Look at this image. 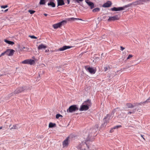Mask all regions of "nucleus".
I'll return each instance as SVG.
<instances>
[{"label": "nucleus", "mask_w": 150, "mask_h": 150, "mask_svg": "<svg viewBox=\"0 0 150 150\" xmlns=\"http://www.w3.org/2000/svg\"><path fill=\"white\" fill-rule=\"evenodd\" d=\"M18 127L16 125H13V127L10 128V129H17Z\"/></svg>", "instance_id": "nucleus-34"}, {"label": "nucleus", "mask_w": 150, "mask_h": 150, "mask_svg": "<svg viewBox=\"0 0 150 150\" xmlns=\"http://www.w3.org/2000/svg\"><path fill=\"white\" fill-rule=\"evenodd\" d=\"M67 21L66 20H63V21H62L60 22V24H61V26L62 25H64V24H65L67 22Z\"/></svg>", "instance_id": "nucleus-27"}, {"label": "nucleus", "mask_w": 150, "mask_h": 150, "mask_svg": "<svg viewBox=\"0 0 150 150\" xmlns=\"http://www.w3.org/2000/svg\"><path fill=\"white\" fill-rule=\"evenodd\" d=\"M88 1V0H85V2L90 7L91 9H92L94 8V3L91 1Z\"/></svg>", "instance_id": "nucleus-12"}, {"label": "nucleus", "mask_w": 150, "mask_h": 150, "mask_svg": "<svg viewBox=\"0 0 150 150\" xmlns=\"http://www.w3.org/2000/svg\"><path fill=\"white\" fill-rule=\"evenodd\" d=\"M2 127H0V129H2Z\"/></svg>", "instance_id": "nucleus-51"}, {"label": "nucleus", "mask_w": 150, "mask_h": 150, "mask_svg": "<svg viewBox=\"0 0 150 150\" xmlns=\"http://www.w3.org/2000/svg\"><path fill=\"white\" fill-rule=\"evenodd\" d=\"M28 12L31 14L34 13L35 12V11L32 10H29Z\"/></svg>", "instance_id": "nucleus-31"}, {"label": "nucleus", "mask_w": 150, "mask_h": 150, "mask_svg": "<svg viewBox=\"0 0 150 150\" xmlns=\"http://www.w3.org/2000/svg\"><path fill=\"white\" fill-rule=\"evenodd\" d=\"M67 4H69L70 3V0H67Z\"/></svg>", "instance_id": "nucleus-45"}, {"label": "nucleus", "mask_w": 150, "mask_h": 150, "mask_svg": "<svg viewBox=\"0 0 150 150\" xmlns=\"http://www.w3.org/2000/svg\"><path fill=\"white\" fill-rule=\"evenodd\" d=\"M4 41L6 43L11 45H13L14 44V42H13L8 40L6 39L4 40Z\"/></svg>", "instance_id": "nucleus-20"}, {"label": "nucleus", "mask_w": 150, "mask_h": 150, "mask_svg": "<svg viewBox=\"0 0 150 150\" xmlns=\"http://www.w3.org/2000/svg\"><path fill=\"white\" fill-rule=\"evenodd\" d=\"M61 26V25L60 22L53 25V27L54 29H57L59 28H60Z\"/></svg>", "instance_id": "nucleus-18"}, {"label": "nucleus", "mask_w": 150, "mask_h": 150, "mask_svg": "<svg viewBox=\"0 0 150 150\" xmlns=\"http://www.w3.org/2000/svg\"><path fill=\"white\" fill-rule=\"evenodd\" d=\"M28 88V87L25 86L18 88L15 90L13 92L11 93L10 94V96H12L14 94H17L21 93L23 91H27Z\"/></svg>", "instance_id": "nucleus-1"}, {"label": "nucleus", "mask_w": 150, "mask_h": 150, "mask_svg": "<svg viewBox=\"0 0 150 150\" xmlns=\"http://www.w3.org/2000/svg\"><path fill=\"white\" fill-rule=\"evenodd\" d=\"M3 75V74H0V77H1V76H2Z\"/></svg>", "instance_id": "nucleus-52"}, {"label": "nucleus", "mask_w": 150, "mask_h": 150, "mask_svg": "<svg viewBox=\"0 0 150 150\" xmlns=\"http://www.w3.org/2000/svg\"><path fill=\"white\" fill-rule=\"evenodd\" d=\"M100 9L99 8H94L92 10V11L93 12L95 13L96 12H98L100 11Z\"/></svg>", "instance_id": "nucleus-24"}, {"label": "nucleus", "mask_w": 150, "mask_h": 150, "mask_svg": "<svg viewBox=\"0 0 150 150\" xmlns=\"http://www.w3.org/2000/svg\"><path fill=\"white\" fill-rule=\"evenodd\" d=\"M150 102V97H149L146 101L144 102V103H147Z\"/></svg>", "instance_id": "nucleus-30"}, {"label": "nucleus", "mask_w": 150, "mask_h": 150, "mask_svg": "<svg viewBox=\"0 0 150 150\" xmlns=\"http://www.w3.org/2000/svg\"><path fill=\"white\" fill-rule=\"evenodd\" d=\"M66 20L69 21H74L75 20H82L81 19L76 18H66Z\"/></svg>", "instance_id": "nucleus-15"}, {"label": "nucleus", "mask_w": 150, "mask_h": 150, "mask_svg": "<svg viewBox=\"0 0 150 150\" xmlns=\"http://www.w3.org/2000/svg\"><path fill=\"white\" fill-rule=\"evenodd\" d=\"M6 51V54L9 56L13 55L15 52V51L13 49H8Z\"/></svg>", "instance_id": "nucleus-9"}, {"label": "nucleus", "mask_w": 150, "mask_h": 150, "mask_svg": "<svg viewBox=\"0 0 150 150\" xmlns=\"http://www.w3.org/2000/svg\"><path fill=\"white\" fill-rule=\"evenodd\" d=\"M85 68L87 71H88L90 73L92 74H95L96 71V70H95L92 67H88L87 66H85Z\"/></svg>", "instance_id": "nucleus-6"}, {"label": "nucleus", "mask_w": 150, "mask_h": 150, "mask_svg": "<svg viewBox=\"0 0 150 150\" xmlns=\"http://www.w3.org/2000/svg\"><path fill=\"white\" fill-rule=\"evenodd\" d=\"M8 9H7L5 10L4 11L5 12H6V11H8Z\"/></svg>", "instance_id": "nucleus-50"}, {"label": "nucleus", "mask_w": 150, "mask_h": 150, "mask_svg": "<svg viewBox=\"0 0 150 150\" xmlns=\"http://www.w3.org/2000/svg\"><path fill=\"white\" fill-rule=\"evenodd\" d=\"M125 48L122 47V46H121L120 47V50L122 51H123L124 49H125Z\"/></svg>", "instance_id": "nucleus-43"}, {"label": "nucleus", "mask_w": 150, "mask_h": 150, "mask_svg": "<svg viewBox=\"0 0 150 150\" xmlns=\"http://www.w3.org/2000/svg\"><path fill=\"white\" fill-rule=\"evenodd\" d=\"M73 47L71 46H66L64 45L62 47L60 48L58 50H55L53 51V52H56L59 51H63L67 49L71 48L72 47Z\"/></svg>", "instance_id": "nucleus-4"}, {"label": "nucleus", "mask_w": 150, "mask_h": 150, "mask_svg": "<svg viewBox=\"0 0 150 150\" xmlns=\"http://www.w3.org/2000/svg\"><path fill=\"white\" fill-rule=\"evenodd\" d=\"M47 5L49 6H50L52 7H54L55 6V4L52 1H51L50 3H48Z\"/></svg>", "instance_id": "nucleus-22"}, {"label": "nucleus", "mask_w": 150, "mask_h": 150, "mask_svg": "<svg viewBox=\"0 0 150 150\" xmlns=\"http://www.w3.org/2000/svg\"><path fill=\"white\" fill-rule=\"evenodd\" d=\"M113 129H112V128L110 130V131L111 132H112L113 131Z\"/></svg>", "instance_id": "nucleus-46"}, {"label": "nucleus", "mask_w": 150, "mask_h": 150, "mask_svg": "<svg viewBox=\"0 0 150 150\" xmlns=\"http://www.w3.org/2000/svg\"><path fill=\"white\" fill-rule=\"evenodd\" d=\"M132 4H128L127 5H126L123 7H122L123 8V10L125 8L130 7L132 5Z\"/></svg>", "instance_id": "nucleus-25"}, {"label": "nucleus", "mask_w": 150, "mask_h": 150, "mask_svg": "<svg viewBox=\"0 0 150 150\" xmlns=\"http://www.w3.org/2000/svg\"><path fill=\"white\" fill-rule=\"evenodd\" d=\"M47 47V46L45 45L41 44L38 46V50H42L43 49H45Z\"/></svg>", "instance_id": "nucleus-13"}, {"label": "nucleus", "mask_w": 150, "mask_h": 150, "mask_svg": "<svg viewBox=\"0 0 150 150\" xmlns=\"http://www.w3.org/2000/svg\"><path fill=\"white\" fill-rule=\"evenodd\" d=\"M79 110L77 105H74L70 106L67 109V111L68 112L72 113Z\"/></svg>", "instance_id": "nucleus-2"}, {"label": "nucleus", "mask_w": 150, "mask_h": 150, "mask_svg": "<svg viewBox=\"0 0 150 150\" xmlns=\"http://www.w3.org/2000/svg\"><path fill=\"white\" fill-rule=\"evenodd\" d=\"M62 117V115H60L59 114H57L56 116V118L57 119H58L59 118V117Z\"/></svg>", "instance_id": "nucleus-33"}, {"label": "nucleus", "mask_w": 150, "mask_h": 150, "mask_svg": "<svg viewBox=\"0 0 150 150\" xmlns=\"http://www.w3.org/2000/svg\"><path fill=\"white\" fill-rule=\"evenodd\" d=\"M115 109L112 110L110 113L109 114L111 116H112V117H113L114 116V114L115 112Z\"/></svg>", "instance_id": "nucleus-26"}, {"label": "nucleus", "mask_w": 150, "mask_h": 150, "mask_svg": "<svg viewBox=\"0 0 150 150\" xmlns=\"http://www.w3.org/2000/svg\"><path fill=\"white\" fill-rule=\"evenodd\" d=\"M44 16H47L48 14H46V13H44Z\"/></svg>", "instance_id": "nucleus-49"}, {"label": "nucleus", "mask_w": 150, "mask_h": 150, "mask_svg": "<svg viewBox=\"0 0 150 150\" xmlns=\"http://www.w3.org/2000/svg\"><path fill=\"white\" fill-rule=\"evenodd\" d=\"M22 63L24 64H29L32 65L35 63V61L33 59H27L22 61Z\"/></svg>", "instance_id": "nucleus-5"}, {"label": "nucleus", "mask_w": 150, "mask_h": 150, "mask_svg": "<svg viewBox=\"0 0 150 150\" xmlns=\"http://www.w3.org/2000/svg\"><path fill=\"white\" fill-rule=\"evenodd\" d=\"M83 103L86 105L88 106V107L91 105V100L89 99H88L87 100L84 101Z\"/></svg>", "instance_id": "nucleus-14"}, {"label": "nucleus", "mask_w": 150, "mask_h": 150, "mask_svg": "<svg viewBox=\"0 0 150 150\" xmlns=\"http://www.w3.org/2000/svg\"><path fill=\"white\" fill-rule=\"evenodd\" d=\"M2 56H1V54L0 55V57H1Z\"/></svg>", "instance_id": "nucleus-53"}, {"label": "nucleus", "mask_w": 150, "mask_h": 150, "mask_svg": "<svg viewBox=\"0 0 150 150\" xmlns=\"http://www.w3.org/2000/svg\"><path fill=\"white\" fill-rule=\"evenodd\" d=\"M23 49H25V51H28L29 50V48L28 47H23V48H22L21 50H23Z\"/></svg>", "instance_id": "nucleus-38"}, {"label": "nucleus", "mask_w": 150, "mask_h": 150, "mask_svg": "<svg viewBox=\"0 0 150 150\" xmlns=\"http://www.w3.org/2000/svg\"><path fill=\"white\" fill-rule=\"evenodd\" d=\"M136 109L132 110L131 111H129L128 112L127 114H134L135 112Z\"/></svg>", "instance_id": "nucleus-32"}, {"label": "nucleus", "mask_w": 150, "mask_h": 150, "mask_svg": "<svg viewBox=\"0 0 150 150\" xmlns=\"http://www.w3.org/2000/svg\"><path fill=\"white\" fill-rule=\"evenodd\" d=\"M8 7V6L7 5H2L1 6V8H5Z\"/></svg>", "instance_id": "nucleus-36"}, {"label": "nucleus", "mask_w": 150, "mask_h": 150, "mask_svg": "<svg viewBox=\"0 0 150 150\" xmlns=\"http://www.w3.org/2000/svg\"><path fill=\"white\" fill-rule=\"evenodd\" d=\"M136 105V106H138V105H141L142 104H145L144 103V102H140V103H135Z\"/></svg>", "instance_id": "nucleus-35"}, {"label": "nucleus", "mask_w": 150, "mask_h": 150, "mask_svg": "<svg viewBox=\"0 0 150 150\" xmlns=\"http://www.w3.org/2000/svg\"><path fill=\"white\" fill-rule=\"evenodd\" d=\"M6 53V51H5V52H3L1 54V56H3L4 55V54H5Z\"/></svg>", "instance_id": "nucleus-41"}, {"label": "nucleus", "mask_w": 150, "mask_h": 150, "mask_svg": "<svg viewBox=\"0 0 150 150\" xmlns=\"http://www.w3.org/2000/svg\"><path fill=\"white\" fill-rule=\"evenodd\" d=\"M144 136V135H141V136L143 139H144V140H145V139L143 137V136Z\"/></svg>", "instance_id": "nucleus-47"}, {"label": "nucleus", "mask_w": 150, "mask_h": 150, "mask_svg": "<svg viewBox=\"0 0 150 150\" xmlns=\"http://www.w3.org/2000/svg\"><path fill=\"white\" fill-rule=\"evenodd\" d=\"M49 51V50L48 49H47V50H46L45 51V52H48V51Z\"/></svg>", "instance_id": "nucleus-48"}, {"label": "nucleus", "mask_w": 150, "mask_h": 150, "mask_svg": "<svg viewBox=\"0 0 150 150\" xmlns=\"http://www.w3.org/2000/svg\"><path fill=\"white\" fill-rule=\"evenodd\" d=\"M89 107L87 105H84V104L82 103L81 105L80 106V108L79 109V110L80 111H86L88 109Z\"/></svg>", "instance_id": "nucleus-8"}, {"label": "nucleus", "mask_w": 150, "mask_h": 150, "mask_svg": "<svg viewBox=\"0 0 150 150\" xmlns=\"http://www.w3.org/2000/svg\"><path fill=\"white\" fill-rule=\"evenodd\" d=\"M142 1L143 3L144 2H146L148 1L147 0H142Z\"/></svg>", "instance_id": "nucleus-44"}, {"label": "nucleus", "mask_w": 150, "mask_h": 150, "mask_svg": "<svg viewBox=\"0 0 150 150\" xmlns=\"http://www.w3.org/2000/svg\"><path fill=\"white\" fill-rule=\"evenodd\" d=\"M58 6H62L64 4V0H57Z\"/></svg>", "instance_id": "nucleus-17"}, {"label": "nucleus", "mask_w": 150, "mask_h": 150, "mask_svg": "<svg viewBox=\"0 0 150 150\" xmlns=\"http://www.w3.org/2000/svg\"><path fill=\"white\" fill-rule=\"evenodd\" d=\"M121 127H122V126H121V125H117V126H116L113 127L112 128V129H117Z\"/></svg>", "instance_id": "nucleus-28"}, {"label": "nucleus", "mask_w": 150, "mask_h": 150, "mask_svg": "<svg viewBox=\"0 0 150 150\" xmlns=\"http://www.w3.org/2000/svg\"><path fill=\"white\" fill-rule=\"evenodd\" d=\"M119 19L118 16L116 15L113 16L109 17V18L108 20V22L111 21H115Z\"/></svg>", "instance_id": "nucleus-7"}, {"label": "nucleus", "mask_w": 150, "mask_h": 150, "mask_svg": "<svg viewBox=\"0 0 150 150\" xmlns=\"http://www.w3.org/2000/svg\"><path fill=\"white\" fill-rule=\"evenodd\" d=\"M132 57V55L131 54H129L127 57V59H129L130 58Z\"/></svg>", "instance_id": "nucleus-40"}, {"label": "nucleus", "mask_w": 150, "mask_h": 150, "mask_svg": "<svg viewBox=\"0 0 150 150\" xmlns=\"http://www.w3.org/2000/svg\"><path fill=\"white\" fill-rule=\"evenodd\" d=\"M80 150H83L82 149H80Z\"/></svg>", "instance_id": "nucleus-55"}, {"label": "nucleus", "mask_w": 150, "mask_h": 150, "mask_svg": "<svg viewBox=\"0 0 150 150\" xmlns=\"http://www.w3.org/2000/svg\"><path fill=\"white\" fill-rule=\"evenodd\" d=\"M112 4V2L109 1H107L106 3H105L102 6L104 8H108L110 7Z\"/></svg>", "instance_id": "nucleus-10"}, {"label": "nucleus", "mask_w": 150, "mask_h": 150, "mask_svg": "<svg viewBox=\"0 0 150 150\" xmlns=\"http://www.w3.org/2000/svg\"><path fill=\"white\" fill-rule=\"evenodd\" d=\"M68 137L66 140H64L63 142V144L64 146H66L68 144Z\"/></svg>", "instance_id": "nucleus-21"}, {"label": "nucleus", "mask_w": 150, "mask_h": 150, "mask_svg": "<svg viewBox=\"0 0 150 150\" xmlns=\"http://www.w3.org/2000/svg\"><path fill=\"white\" fill-rule=\"evenodd\" d=\"M147 1H150V0H147Z\"/></svg>", "instance_id": "nucleus-54"}, {"label": "nucleus", "mask_w": 150, "mask_h": 150, "mask_svg": "<svg viewBox=\"0 0 150 150\" xmlns=\"http://www.w3.org/2000/svg\"><path fill=\"white\" fill-rule=\"evenodd\" d=\"M1 11H3V10H1Z\"/></svg>", "instance_id": "nucleus-56"}, {"label": "nucleus", "mask_w": 150, "mask_h": 150, "mask_svg": "<svg viewBox=\"0 0 150 150\" xmlns=\"http://www.w3.org/2000/svg\"><path fill=\"white\" fill-rule=\"evenodd\" d=\"M134 3L135 5H141L142 4H143V3L142 2V0H138L137 1H136Z\"/></svg>", "instance_id": "nucleus-19"}, {"label": "nucleus", "mask_w": 150, "mask_h": 150, "mask_svg": "<svg viewBox=\"0 0 150 150\" xmlns=\"http://www.w3.org/2000/svg\"><path fill=\"white\" fill-rule=\"evenodd\" d=\"M110 10L112 11H121L123 10V8L122 7H114L110 9Z\"/></svg>", "instance_id": "nucleus-11"}, {"label": "nucleus", "mask_w": 150, "mask_h": 150, "mask_svg": "<svg viewBox=\"0 0 150 150\" xmlns=\"http://www.w3.org/2000/svg\"><path fill=\"white\" fill-rule=\"evenodd\" d=\"M112 118V116H111L109 114H107L106 116L103 119L104 122L102 124V125L104 127H105L107 123L108 122H109V121L111 120Z\"/></svg>", "instance_id": "nucleus-3"}, {"label": "nucleus", "mask_w": 150, "mask_h": 150, "mask_svg": "<svg viewBox=\"0 0 150 150\" xmlns=\"http://www.w3.org/2000/svg\"><path fill=\"white\" fill-rule=\"evenodd\" d=\"M107 36L106 35H104L102 36V38L103 39H105V38Z\"/></svg>", "instance_id": "nucleus-42"}, {"label": "nucleus", "mask_w": 150, "mask_h": 150, "mask_svg": "<svg viewBox=\"0 0 150 150\" xmlns=\"http://www.w3.org/2000/svg\"><path fill=\"white\" fill-rule=\"evenodd\" d=\"M45 3V0H40V5H43Z\"/></svg>", "instance_id": "nucleus-29"}, {"label": "nucleus", "mask_w": 150, "mask_h": 150, "mask_svg": "<svg viewBox=\"0 0 150 150\" xmlns=\"http://www.w3.org/2000/svg\"><path fill=\"white\" fill-rule=\"evenodd\" d=\"M56 126V124L55 123H53L52 122H50L49 124V127L50 128H52L55 127Z\"/></svg>", "instance_id": "nucleus-23"}, {"label": "nucleus", "mask_w": 150, "mask_h": 150, "mask_svg": "<svg viewBox=\"0 0 150 150\" xmlns=\"http://www.w3.org/2000/svg\"><path fill=\"white\" fill-rule=\"evenodd\" d=\"M126 105L127 108H132L136 106L135 103L134 104V105H133L131 103H127L126 104Z\"/></svg>", "instance_id": "nucleus-16"}, {"label": "nucleus", "mask_w": 150, "mask_h": 150, "mask_svg": "<svg viewBox=\"0 0 150 150\" xmlns=\"http://www.w3.org/2000/svg\"><path fill=\"white\" fill-rule=\"evenodd\" d=\"M108 67H107V66H106V67H104V71H106L108 70Z\"/></svg>", "instance_id": "nucleus-39"}, {"label": "nucleus", "mask_w": 150, "mask_h": 150, "mask_svg": "<svg viewBox=\"0 0 150 150\" xmlns=\"http://www.w3.org/2000/svg\"><path fill=\"white\" fill-rule=\"evenodd\" d=\"M29 37L32 39H36L37 38L34 35H29Z\"/></svg>", "instance_id": "nucleus-37"}]
</instances>
